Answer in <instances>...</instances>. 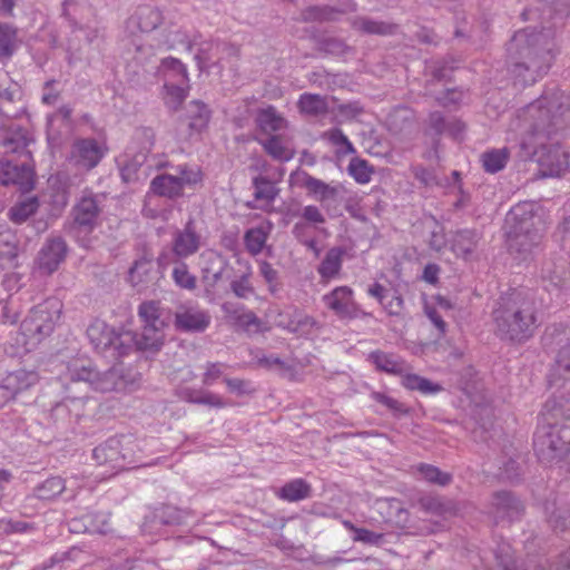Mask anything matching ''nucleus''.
<instances>
[{"label":"nucleus","mask_w":570,"mask_h":570,"mask_svg":"<svg viewBox=\"0 0 570 570\" xmlns=\"http://www.w3.org/2000/svg\"><path fill=\"white\" fill-rule=\"evenodd\" d=\"M542 304L531 289H511L494 302L491 321L494 335L504 343L523 345L542 323Z\"/></svg>","instance_id":"f257e3e1"},{"label":"nucleus","mask_w":570,"mask_h":570,"mask_svg":"<svg viewBox=\"0 0 570 570\" xmlns=\"http://www.w3.org/2000/svg\"><path fill=\"white\" fill-rule=\"evenodd\" d=\"M511 72L523 85L535 82L551 67L556 52L549 32L525 28L517 31L507 45Z\"/></svg>","instance_id":"f03ea898"},{"label":"nucleus","mask_w":570,"mask_h":570,"mask_svg":"<svg viewBox=\"0 0 570 570\" xmlns=\"http://www.w3.org/2000/svg\"><path fill=\"white\" fill-rule=\"evenodd\" d=\"M561 105L554 100L540 98L530 104L527 114L530 120L528 140L522 145L537 148L544 146L546 141L562 127Z\"/></svg>","instance_id":"7ed1b4c3"},{"label":"nucleus","mask_w":570,"mask_h":570,"mask_svg":"<svg viewBox=\"0 0 570 570\" xmlns=\"http://www.w3.org/2000/svg\"><path fill=\"white\" fill-rule=\"evenodd\" d=\"M100 214V203L92 194L82 195L72 206L65 229L80 247H91L90 235L99 226Z\"/></svg>","instance_id":"20e7f679"},{"label":"nucleus","mask_w":570,"mask_h":570,"mask_svg":"<svg viewBox=\"0 0 570 570\" xmlns=\"http://www.w3.org/2000/svg\"><path fill=\"white\" fill-rule=\"evenodd\" d=\"M87 337L98 353L110 360H119L134 351L135 333L116 331L100 320L88 326Z\"/></svg>","instance_id":"39448f33"},{"label":"nucleus","mask_w":570,"mask_h":570,"mask_svg":"<svg viewBox=\"0 0 570 570\" xmlns=\"http://www.w3.org/2000/svg\"><path fill=\"white\" fill-rule=\"evenodd\" d=\"M533 448L543 463L562 460L570 452V426H561L554 422L539 425L534 433Z\"/></svg>","instance_id":"423d86ee"},{"label":"nucleus","mask_w":570,"mask_h":570,"mask_svg":"<svg viewBox=\"0 0 570 570\" xmlns=\"http://www.w3.org/2000/svg\"><path fill=\"white\" fill-rule=\"evenodd\" d=\"M200 181L199 169L179 165L176 167V174L164 173L155 176L150 181L149 190L156 196L176 200L184 196L185 187L194 188Z\"/></svg>","instance_id":"0eeeda50"},{"label":"nucleus","mask_w":570,"mask_h":570,"mask_svg":"<svg viewBox=\"0 0 570 570\" xmlns=\"http://www.w3.org/2000/svg\"><path fill=\"white\" fill-rule=\"evenodd\" d=\"M70 377L72 381L87 382L96 391L102 393L125 391L129 383H132L129 376L124 373L120 364L114 365L105 372H98L96 368L82 366L81 368L71 371Z\"/></svg>","instance_id":"6e6552de"},{"label":"nucleus","mask_w":570,"mask_h":570,"mask_svg":"<svg viewBox=\"0 0 570 570\" xmlns=\"http://www.w3.org/2000/svg\"><path fill=\"white\" fill-rule=\"evenodd\" d=\"M129 444L131 442H128L127 445ZM92 459L98 465L109 466L111 474L129 469V465L136 463L132 446H125L122 439L117 436L96 446L92 451Z\"/></svg>","instance_id":"1a4fd4ad"},{"label":"nucleus","mask_w":570,"mask_h":570,"mask_svg":"<svg viewBox=\"0 0 570 570\" xmlns=\"http://www.w3.org/2000/svg\"><path fill=\"white\" fill-rule=\"evenodd\" d=\"M14 118H0V145L6 154H18L20 157L31 159L28 149L33 141L31 134L24 127L13 122Z\"/></svg>","instance_id":"9d476101"},{"label":"nucleus","mask_w":570,"mask_h":570,"mask_svg":"<svg viewBox=\"0 0 570 570\" xmlns=\"http://www.w3.org/2000/svg\"><path fill=\"white\" fill-rule=\"evenodd\" d=\"M31 159L23 158L20 163L11 159L0 160V184L16 185L21 193H29L35 188V170Z\"/></svg>","instance_id":"9b49d317"},{"label":"nucleus","mask_w":570,"mask_h":570,"mask_svg":"<svg viewBox=\"0 0 570 570\" xmlns=\"http://www.w3.org/2000/svg\"><path fill=\"white\" fill-rule=\"evenodd\" d=\"M69 250V246L62 236H49L36 258L39 271L46 275L53 274L65 263Z\"/></svg>","instance_id":"f8f14e48"},{"label":"nucleus","mask_w":570,"mask_h":570,"mask_svg":"<svg viewBox=\"0 0 570 570\" xmlns=\"http://www.w3.org/2000/svg\"><path fill=\"white\" fill-rule=\"evenodd\" d=\"M59 318V309L51 311L47 305H38L22 321L21 330L24 335L40 340L52 333Z\"/></svg>","instance_id":"ddd939ff"},{"label":"nucleus","mask_w":570,"mask_h":570,"mask_svg":"<svg viewBox=\"0 0 570 570\" xmlns=\"http://www.w3.org/2000/svg\"><path fill=\"white\" fill-rule=\"evenodd\" d=\"M541 218L507 225L510 248L519 253L530 252L541 239Z\"/></svg>","instance_id":"4468645a"},{"label":"nucleus","mask_w":570,"mask_h":570,"mask_svg":"<svg viewBox=\"0 0 570 570\" xmlns=\"http://www.w3.org/2000/svg\"><path fill=\"white\" fill-rule=\"evenodd\" d=\"M107 151L108 148L95 138H78L71 146L70 159L76 167L91 170L99 165Z\"/></svg>","instance_id":"2eb2a0df"},{"label":"nucleus","mask_w":570,"mask_h":570,"mask_svg":"<svg viewBox=\"0 0 570 570\" xmlns=\"http://www.w3.org/2000/svg\"><path fill=\"white\" fill-rule=\"evenodd\" d=\"M24 111L21 87L8 75H0V118H19Z\"/></svg>","instance_id":"dca6fc26"},{"label":"nucleus","mask_w":570,"mask_h":570,"mask_svg":"<svg viewBox=\"0 0 570 570\" xmlns=\"http://www.w3.org/2000/svg\"><path fill=\"white\" fill-rule=\"evenodd\" d=\"M224 316L237 331L248 334H257L263 331V322L253 311H248L244 305L225 302L222 305Z\"/></svg>","instance_id":"f3484780"},{"label":"nucleus","mask_w":570,"mask_h":570,"mask_svg":"<svg viewBox=\"0 0 570 570\" xmlns=\"http://www.w3.org/2000/svg\"><path fill=\"white\" fill-rule=\"evenodd\" d=\"M202 247V235L196 229L194 219H188L183 229L173 234L171 252L178 259L195 255Z\"/></svg>","instance_id":"a211bd4d"},{"label":"nucleus","mask_w":570,"mask_h":570,"mask_svg":"<svg viewBox=\"0 0 570 570\" xmlns=\"http://www.w3.org/2000/svg\"><path fill=\"white\" fill-rule=\"evenodd\" d=\"M202 281L207 288H215L223 279L228 259L215 249H206L200 256Z\"/></svg>","instance_id":"6ab92c4d"},{"label":"nucleus","mask_w":570,"mask_h":570,"mask_svg":"<svg viewBox=\"0 0 570 570\" xmlns=\"http://www.w3.org/2000/svg\"><path fill=\"white\" fill-rule=\"evenodd\" d=\"M327 308L333 311L340 318H355L357 305L353 298V291L348 286H338L323 296Z\"/></svg>","instance_id":"aec40b11"},{"label":"nucleus","mask_w":570,"mask_h":570,"mask_svg":"<svg viewBox=\"0 0 570 570\" xmlns=\"http://www.w3.org/2000/svg\"><path fill=\"white\" fill-rule=\"evenodd\" d=\"M161 277V272L155 267L151 255L145 254L136 259L128 272V279L134 287L146 288Z\"/></svg>","instance_id":"412c9836"},{"label":"nucleus","mask_w":570,"mask_h":570,"mask_svg":"<svg viewBox=\"0 0 570 570\" xmlns=\"http://www.w3.org/2000/svg\"><path fill=\"white\" fill-rule=\"evenodd\" d=\"M210 315L207 311L188 307L175 314V327L186 333H203L210 324Z\"/></svg>","instance_id":"4be33fe9"},{"label":"nucleus","mask_w":570,"mask_h":570,"mask_svg":"<svg viewBox=\"0 0 570 570\" xmlns=\"http://www.w3.org/2000/svg\"><path fill=\"white\" fill-rule=\"evenodd\" d=\"M491 505L495 518L501 520H517L524 511L522 502L508 491L494 492Z\"/></svg>","instance_id":"5701e85b"},{"label":"nucleus","mask_w":570,"mask_h":570,"mask_svg":"<svg viewBox=\"0 0 570 570\" xmlns=\"http://www.w3.org/2000/svg\"><path fill=\"white\" fill-rule=\"evenodd\" d=\"M138 316L142 324L165 331L171 321L170 311L163 307L158 301H145L138 307Z\"/></svg>","instance_id":"b1692460"},{"label":"nucleus","mask_w":570,"mask_h":570,"mask_svg":"<svg viewBox=\"0 0 570 570\" xmlns=\"http://www.w3.org/2000/svg\"><path fill=\"white\" fill-rule=\"evenodd\" d=\"M356 10V3L352 2L344 8L323 6H309L299 13V20L303 22H332L336 21L341 14Z\"/></svg>","instance_id":"393cba45"},{"label":"nucleus","mask_w":570,"mask_h":570,"mask_svg":"<svg viewBox=\"0 0 570 570\" xmlns=\"http://www.w3.org/2000/svg\"><path fill=\"white\" fill-rule=\"evenodd\" d=\"M210 119V109L200 100L190 101L185 114L180 117V121L186 124L190 132H200L207 128Z\"/></svg>","instance_id":"a878e982"},{"label":"nucleus","mask_w":570,"mask_h":570,"mask_svg":"<svg viewBox=\"0 0 570 570\" xmlns=\"http://www.w3.org/2000/svg\"><path fill=\"white\" fill-rule=\"evenodd\" d=\"M548 522L556 531H566L570 527V491L559 494L552 503V509L546 508Z\"/></svg>","instance_id":"bb28decb"},{"label":"nucleus","mask_w":570,"mask_h":570,"mask_svg":"<svg viewBox=\"0 0 570 570\" xmlns=\"http://www.w3.org/2000/svg\"><path fill=\"white\" fill-rule=\"evenodd\" d=\"M67 484L70 485L71 491H75L81 487L78 483L77 476H71L67 480L60 476H52L36 487L33 490V495L40 500H51L67 490Z\"/></svg>","instance_id":"cd10ccee"},{"label":"nucleus","mask_w":570,"mask_h":570,"mask_svg":"<svg viewBox=\"0 0 570 570\" xmlns=\"http://www.w3.org/2000/svg\"><path fill=\"white\" fill-rule=\"evenodd\" d=\"M544 423H557L561 426H570V397L560 395L549 399L544 404Z\"/></svg>","instance_id":"c85d7f7f"},{"label":"nucleus","mask_w":570,"mask_h":570,"mask_svg":"<svg viewBox=\"0 0 570 570\" xmlns=\"http://www.w3.org/2000/svg\"><path fill=\"white\" fill-rule=\"evenodd\" d=\"M367 361L371 362L377 371L387 374L401 375L406 371V363L394 353L376 350L367 355Z\"/></svg>","instance_id":"c756f323"},{"label":"nucleus","mask_w":570,"mask_h":570,"mask_svg":"<svg viewBox=\"0 0 570 570\" xmlns=\"http://www.w3.org/2000/svg\"><path fill=\"white\" fill-rule=\"evenodd\" d=\"M312 40L317 51L335 56L344 57L355 52V49L346 43L342 38L328 35H313Z\"/></svg>","instance_id":"7c9ffc66"},{"label":"nucleus","mask_w":570,"mask_h":570,"mask_svg":"<svg viewBox=\"0 0 570 570\" xmlns=\"http://www.w3.org/2000/svg\"><path fill=\"white\" fill-rule=\"evenodd\" d=\"M3 381L16 400L39 382V375L35 371L18 370L9 373Z\"/></svg>","instance_id":"2f4dec72"},{"label":"nucleus","mask_w":570,"mask_h":570,"mask_svg":"<svg viewBox=\"0 0 570 570\" xmlns=\"http://www.w3.org/2000/svg\"><path fill=\"white\" fill-rule=\"evenodd\" d=\"M480 234L475 229H461L455 232L451 240V248L458 255L468 259L476 249Z\"/></svg>","instance_id":"473e14b6"},{"label":"nucleus","mask_w":570,"mask_h":570,"mask_svg":"<svg viewBox=\"0 0 570 570\" xmlns=\"http://www.w3.org/2000/svg\"><path fill=\"white\" fill-rule=\"evenodd\" d=\"M568 380H570V343L559 347L548 374L550 385H557L560 381Z\"/></svg>","instance_id":"72a5a7b5"},{"label":"nucleus","mask_w":570,"mask_h":570,"mask_svg":"<svg viewBox=\"0 0 570 570\" xmlns=\"http://www.w3.org/2000/svg\"><path fill=\"white\" fill-rule=\"evenodd\" d=\"M345 254L346 249L342 246H334L326 252L317 267V273L322 279L328 281L340 274Z\"/></svg>","instance_id":"f704fd0d"},{"label":"nucleus","mask_w":570,"mask_h":570,"mask_svg":"<svg viewBox=\"0 0 570 570\" xmlns=\"http://www.w3.org/2000/svg\"><path fill=\"white\" fill-rule=\"evenodd\" d=\"M163 19V13L158 8L146 4L138 7L130 18V22L135 23L140 31L150 32L161 24Z\"/></svg>","instance_id":"c9c22d12"},{"label":"nucleus","mask_w":570,"mask_h":570,"mask_svg":"<svg viewBox=\"0 0 570 570\" xmlns=\"http://www.w3.org/2000/svg\"><path fill=\"white\" fill-rule=\"evenodd\" d=\"M255 122L265 134L278 131L287 126L286 119L272 105L257 110Z\"/></svg>","instance_id":"e433bc0d"},{"label":"nucleus","mask_w":570,"mask_h":570,"mask_svg":"<svg viewBox=\"0 0 570 570\" xmlns=\"http://www.w3.org/2000/svg\"><path fill=\"white\" fill-rule=\"evenodd\" d=\"M351 26L353 29L362 33L376 36L393 35L397 28L394 23L374 20L368 17L353 18L351 20Z\"/></svg>","instance_id":"4c0bfd02"},{"label":"nucleus","mask_w":570,"mask_h":570,"mask_svg":"<svg viewBox=\"0 0 570 570\" xmlns=\"http://www.w3.org/2000/svg\"><path fill=\"white\" fill-rule=\"evenodd\" d=\"M18 28L11 23H0V60H9L20 47Z\"/></svg>","instance_id":"58836bf2"},{"label":"nucleus","mask_w":570,"mask_h":570,"mask_svg":"<svg viewBox=\"0 0 570 570\" xmlns=\"http://www.w3.org/2000/svg\"><path fill=\"white\" fill-rule=\"evenodd\" d=\"M72 108L68 105H63L58 108L53 114L48 116L47 119V139L48 142L52 146H58L61 142V134L53 128L55 121L61 120L66 129H71L72 127Z\"/></svg>","instance_id":"ea45409f"},{"label":"nucleus","mask_w":570,"mask_h":570,"mask_svg":"<svg viewBox=\"0 0 570 570\" xmlns=\"http://www.w3.org/2000/svg\"><path fill=\"white\" fill-rule=\"evenodd\" d=\"M312 487L303 479H295L285 483L277 492L278 498L297 502L311 497Z\"/></svg>","instance_id":"a19ab883"},{"label":"nucleus","mask_w":570,"mask_h":570,"mask_svg":"<svg viewBox=\"0 0 570 570\" xmlns=\"http://www.w3.org/2000/svg\"><path fill=\"white\" fill-rule=\"evenodd\" d=\"M164 343V331L142 325L139 335L135 334L134 350L158 351Z\"/></svg>","instance_id":"79ce46f5"},{"label":"nucleus","mask_w":570,"mask_h":570,"mask_svg":"<svg viewBox=\"0 0 570 570\" xmlns=\"http://www.w3.org/2000/svg\"><path fill=\"white\" fill-rule=\"evenodd\" d=\"M297 106L302 114L313 117L325 115L328 111L326 98L316 94L301 95Z\"/></svg>","instance_id":"37998d69"},{"label":"nucleus","mask_w":570,"mask_h":570,"mask_svg":"<svg viewBox=\"0 0 570 570\" xmlns=\"http://www.w3.org/2000/svg\"><path fill=\"white\" fill-rule=\"evenodd\" d=\"M259 142L266 154L276 160L286 163L295 156V150L285 146L279 135H271L267 139Z\"/></svg>","instance_id":"c03bdc74"},{"label":"nucleus","mask_w":570,"mask_h":570,"mask_svg":"<svg viewBox=\"0 0 570 570\" xmlns=\"http://www.w3.org/2000/svg\"><path fill=\"white\" fill-rule=\"evenodd\" d=\"M189 510L179 509L175 505L163 504L156 509L155 518L164 525H180L190 517Z\"/></svg>","instance_id":"a18cd8bd"},{"label":"nucleus","mask_w":570,"mask_h":570,"mask_svg":"<svg viewBox=\"0 0 570 570\" xmlns=\"http://www.w3.org/2000/svg\"><path fill=\"white\" fill-rule=\"evenodd\" d=\"M39 208V200L36 196L16 203L8 210L9 219L14 224L27 222Z\"/></svg>","instance_id":"49530a36"},{"label":"nucleus","mask_w":570,"mask_h":570,"mask_svg":"<svg viewBox=\"0 0 570 570\" xmlns=\"http://www.w3.org/2000/svg\"><path fill=\"white\" fill-rule=\"evenodd\" d=\"M82 405L81 399H67L57 403L50 411V417L57 425H67L72 421V407L78 410Z\"/></svg>","instance_id":"de8ad7c7"},{"label":"nucleus","mask_w":570,"mask_h":570,"mask_svg":"<svg viewBox=\"0 0 570 570\" xmlns=\"http://www.w3.org/2000/svg\"><path fill=\"white\" fill-rule=\"evenodd\" d=\"M569 342L568 327L563 324H551L546 327L542 335V344L546 348L553 351L557 346L566 345Z\"/></svg>","instance_id":"09e8293b"},{"label":"nucleus","mask_w":570,"mask_h":570,"mask_svg":"<svg viewBox=\"0 0 570 570\" xmlns=\"http://www.w3.org/2000/svg\"><path fill=\"white\" fill-rule=\"evenodd\" d=\"M144 160L145 156H135L132 159L128 160L120 168V176L124 183L126 184H136L141 179L146 178V170L144 169Z\"/></svg>","instance_id":"8fccbe9b"},{"label":"nucleus","mask_w":570,"mask_h":570,"mask_svg":"<svg viewBox=\"0 0 570 570\" xmlns=\"http://www.w3.org/2000/svg\"><path fill=\"white\" fill-rule=\"evenodd\" d=\"M254 198L256 200H264L266 203H273L278 196L279 189L275 184L266 176H256L253 178Z\"/></svg>","instance_id":"3c124183"},{"label":"nucleus","mask_w":570,"mask_h":570,"mask_svg":"<svg viewBox=\"0 0 570 570\" xmlns=\"http://www.w3.org/2000/svg\"><path fill=\"white\" fill-rule=\"evenodd\" d=\"M535 204L532 202H522L514 205L507 215V225L535 220L540 217L535 213Z\"/></svg>","instance_id":"603ef678"},{"label":"nucleus","mask_w":570,"mask_h":570,"mask_svg":"<svg viewBox=\"0 0 570 570\" xmlns=\"http://www.w3.org/2000/svg\"><path fill=\"white\" fill-rule=\"evenodd\" d=\"M268 238V234L262 227L249 228L245 232L244 243L247 252L256 256L258 255Z\"/></svg>","instance_id":"864d4df0"},{"label":"nucleus","mask_w":570,"mask_h":570,"mask_svg":"<svg viewBox=\"0 0 570 570\" xmlns=\"http://www.w3.org/2000/svg\"><path fill=\"white\" fill-rule=\"evenodd\" d=\"M507 149H493L482 155V164L487 173L495 174L502 170L508 161Z\"/></svg>","instance_id":"5fc2aeb1"},{"label":"nucleus","mask_w":570,"mask_h":570,"mask_svg":"<svg viewBox=\"0 0 570 570\" xmlns=\"http://www.w3.org/2000/svg\"><path fill=\"white\" fill-rule=\"evenodd\" d=\"M175 284L184 289L194 291L197 287V278L193 275L185 262L179 259L173 269Z\"/></svg>","instance_id":"6e6d98bb"},{"label":"nucleus","mask_w":570,"mask_h":570,"mask_svg":"<svg viewBox=\"0 0 570 570\" xmlns=\"http://www.w3.org/2000/svg\"><path fill=\"white\" fill-rule=\"evenodd\" d=\"M305 188L316 195H320L318 200L325 202L330 198H335L338 194L336 187L330 186L321 179H317L313 176L307 175L304 181Z\"/></svg>","instance_id":"4d7b16f0"},{"label":"nucleus","mask_w":570,"mask_h":570,"mask_svg":"<svg viewBox=\"0 0 570 570\" xmlns=\"http://www.w3.org/2000/svg\"><path fill=\"white\" fill-rule=\"evenodd\" d=\"M402 384L407 390L420 391L424 394L435 393L441 390L440 385L416 374H406L402 380Z\"/></svg>","instance_id":"13d9d810"},{"label":"nucleus","mask_w":570,"mask_h":570,"mask_svg":"<svg viewBox=\"0 0 570 570\" xmlns=\"http://www.w3.org/2000/svg\"><path fill=\"white\" fill-rule=\"evenodd\" d=\"M347 170L348 174L360 184L368 183L373 173L368 163L365 159H361L358 157L351 159Z\"/></svg>","instance_id":"bf43d9fd"},{"label":"nucleus","mask_w":570,"mask_h":570,"mask_svg":"<svg viewBox=\"0 0 570 570\" xmlns=\"http://www.w3.org/2000/svg\"><path fill=\"white\" fill-rule=\"evenodd\" d=\"M250 268L247 267V272L243 273L238 278L232 281L230 289L236 297L246 299L255 293V289L250 283Z\"/></svg>","instance_id":"052dcab7"},{"label":"nucleus","mask_w":570,"mask_h":570,"mask_svg":"<svg viewBox=\"0 0 570 570\" xmlns=\"http://www.w3.org/2000/svg\"><path fill=\"white\" fill-rule=\"evenodd\" d=\"M371 397L390 410L394 416L409 414V407L404 403L386 395L385 393L374 391L371 393Z\"/></svg>","instance_id":"680f3d73"},{"label":"nucleus","mask_w":570,"mask_h":570,"mask_svg":"<svg viewBox=\"0 0 570 570\" xmlns=\"http://www.w3.org/2000/svg\"><path fill=\"white\" fill-rule=\"evenodd\" d=\"M421 508L430 513H434L438 515H445L448 513H453V507L451 502H444L440 498L435 497H424L420 500Z\"/></svg>","instance_id":"e2e57ef3"},{"label":"nucleus","mask_w":570,"mask_h":570,"mask_svg":"<svg viewBox=\"0 0 570 570\" xmlns=\"http://www.w3.org/2000/svg\"><path fill=\"white\" fill-rule=\"evenodd\" d=\"M317 328H320L317 321L309 315H302L289 322V330L301 336L309 335Z\"/></svg>","instance_id":"0e129e2a"},{"label":"nucleus","mask_w":570,"mask_h":570,"mask_svg":"<svg viewBox=\"0 0 570 570\" xmlns=\"http://www.w3.org/2000/svg\"><path fill=\"white\" fill-rule=\"evenodd\" d=\"M292 216H301L304 223L313 226L315 229H318L320 225H323L326 222L325 216L315 205H307L302 208L301 213H293Z\"/></svg>","instance_id":"69168bd1"},{"label":"nucleus","mask_w":570,"mask_h":570,"mask_svg":"<svg viewBox=\"0 0 570 570\" xmlns=\"http://www.w3.org/2000/svg\"><path fill=\"white\" fill-rule=\"evenodd\" d=\"M351 531L354 533V541L376 547L384 543L385 535L383 533H377L365 528H357L355 525H351Z\"/></svg>","instance_id":"338daca9"},{"label":"nucleus","mask_w":570,"mask_h":570,"mask_svg":"<svg viewBox=\"0 0 570 570\" xmlns=\"http://www.w3.org/2000/svg\"><path fill=\"white\" fill-rule=\"evenodd\" d=\"M420 472L423 478L431 483L446 485L451 482V475L449 473L442 472L439 468L430 464H422Z\"/></svg>","instance_id":"774afa93"}]
</instances>
